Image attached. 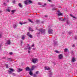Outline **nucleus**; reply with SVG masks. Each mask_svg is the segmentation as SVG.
I'll list each match as a JSON object with an SVG mask.
<instances>
[{
  "instance_id": "obj_1",
  "label": "nucleus",
  "mask_w": 77,
  "mask_h": 77,
  "mask_svg": "<svg viewBox=\"0 0 77 77\" xmlns=\"http://www.w3.org/2000/svg\"><path fill=\"white\" fill-rule=\"evenodd\" d=\"M36 29L38 30V32L37 33L38 36H40V34H41H41H43V35H44L45 34V29L43 28H41L40 29H37L36 28Z\"/></svg>"
},
{
  "instance_id": "obj_2",
  "label": "nucleus",
  "mask_w": 77,
  "mask_h": 77,
  "mask_svg": "<svg viewBox=\"0 0 77 77\" xmlns=\"http://www.w3.org/2000/svg\"><path fill=\"white\" fill-rule=\"evenodd\" d=\"M27 45H28V46H27L25 48L24 50H27V49H28V50H31V49H32V48H31V47L29 46V44H28Z\"/></svg>"
},
{
  "instance_id": "obj_3",
  "label": "nucleus",
  "mask_w": 77,
  "mask_h": 77,
  "mask_svg": "<svg viewBox=\"0 0 77 77\" xmlns=\"http://www.w3.org/2000/svg\"><path fill=\"white\" fill-rule=\"evenodd\" d=\"M53 31L51 29H49L48 30V33H49V34H52Z\"/></svg>"
},
{
  "instance_id": "obj_4",
  "label": "nucleus",
  "mask_w": 77,
  "mask_h": 77,
  "mask_svg": "<svg viewBox=\"0 0 77 77\" xmlns=\"http://www.w3.org/2000/svg\"><path fill=\"white\" fill-rule=\"evenodd\" d=\"M37 61H38V60L36 58H33L32 59V62L34 63H36Z\"/></svg>"
},
{
  "instance_id": "obj_5",
  "label": "nucleus",
  "mask_w": 77,
  "mask_h": 77,
  "mask_svg": "<svg viewBox=\"0 0 77 77\" xmlns=\"http://www.w3.org/2000/svg\"><path fill=\"white\" fill-rule=\"evenodd\" d=\"M27 35L30 38H32V35L30 34L29 32H28L27 33Z\"/></svg>"
},
{
  "instance_id": "obj_6",
  "label": "nucleus",
  "mask_w": 77,
  "mask_h": 77,
  "mask_svg": "<svg viewBox=\"0 0 77 77\" xmlns=\"http://www.w3.org/2000/svg\"><path fill=\"white\" fill-rule=\"evenodd\" d=\"M58 57L59 59H61L63 58V55L62 54H61L59 55Z\"/></svg>"
},
{
  "instance_id": "obj_7",
  "label": "nucleus",
  "mask_w": 77,
  "mask_h": 77,
  "mask_svg": "<svg viewBox=\"0 0 77 77\" xmlns=\"http://www.w3.org/2000/svg\"><path fill=\"white\" fill-rule=\"evenodd\" d=\"M6 44L7 45H10L11 44V41L10 40H8L7 41V42L6 43Z\"/></svg>"
},
{
  "instance_id": "obj_8",
  "label": "nucleus",
  "mask_w": 77,
  "mask_h": 77,
  "mask_svg": "<svg viewBox=\"0 0 77 77\" xmlns=\"http://www.w3.org/2000/svg\"><path fill=\"white\" fill-rule=\"evenodd\" d=\"M75 60H75V59L74 57H72V62H74Z\"/></svg>"
},
{
  "instance_id": "obj_9",
  "label": "nucleus",
  "mask_w": 77,
  "mask_h": 77,
  "mask_svg": "<svg viewBox=\"0 0 77 77\" xmlns=\"http://www.w3.org/2000/svg\"><path fill=\"white\" fill-rule=\"evenodd\" d=\"M52 72L51 71H49V77H51V75H52Z\"/></svg>"
},
{
  "instance_id": "obj_10",
  "label": "nucleus",
  "mask_w": 77,
  "mask_h": 77,
  "mask_svg": "<svg viewBox=\"0 0 77 77\" xmlns=\"http://www.w3.org/2000/svg\"><path fill=\"white\" fill-rule=\"evenodd\" d=\"M13 26L14 29H16V28L17 27V26H18V25L17 24H14Z\"/></svg>"
},
{
  "instance_id": "obj_11",
  "label": "nucleus",
  "mask_w": 77,
  "mask_h": 77,
  "mask_svg": "<svg viewBox=\"0 0 77 77\" xmlns=\"http://www.w3.org/2000/svg\"><path fill=\"white\" fill-rule=\"evenodd\" d=\"M36 68V66H33L31 69V70L32 71V70H33L34 69Z\"/></svg>"
},
{
  "instance_id": "obj_12",
  "label": "nucleus",
  "mask_w": 77,
  "mask_h": 77,
  "mask_svg": "<svg viewBox=\"0 0 77 77\" xmlns=\"http://www.w3.org/2000/svg\"><path fill=\"white\" fill-rule=\"evenodd\" d=\"M45 70H50V68L48 67H45Z\"/></svg>"
},
{
  "instance_id": "obj_13",
  "label": "nucleus",
  "mask_w": 77,
  "mask_h": 77,
  "mask_svg": "<svg viewBox=\"0 0 77 77\" xmlns=\"http://www.w3.org/2000/svg\"><path fill=\"white\" fill-rule=\"evenodd\" d=\"M26 71H30L31 70V69H30V68H29V67H27L26 68Z\"/></svg>"
},
{
  "instance_id": "obj_14",
  "label": "nucleus",
  "mask_w": 77,
  "mask_h": 77,
  "mask_svg": "<svg viewBox=\"0 0 77 77\" xmlns=\"http://www.w3.org/2000/svg\"><path fill=\"white\" fill-rule=\"evenodd\" d=\"M67 24H70V20H67L66 21Z\"/></svg>"
},
{
  "instance_id": "obj_15",
  "label": "nucleus",
  "mask_w": 77,
  "mask_h": 77,
  "mask_svg": "<svg viewBox=\"0 0 77 77\" xmlns=\"http://www.w3.org/2000/svg\"><path fill=\"white\" fill-rule=\"evenodd\" d=\"M29 74L30 75H33V73L32 72V70L30 71V72H29Z\"/></svg>"
},
{
  "instance_id": "obj_16",
  "label": "nucleus",
  "mask_w": 77,
  "mask_h": 77,
  "mask_svg": "<svg viewBox=\"0 0 77 77\" xmlns=\"http://www.w3.org/2000/svg\"><path fill=\"white\" fill-rule=\"evenodd\" d=\"M26 22H25L24 23H21V22H20L19 23V24H21V25H22L23 24H26Z\"/></svg>"
},
{
  "instance_id": "obj_17",
  "label": "nucleus",
  "mask_w": 77,
  "mask_h": 77,
  "mask_svg": "<svg viewBox=\"0 0 77 77\" xmlns=\"http://www.w3.org/2000/svg\"><path fill=\"white\" fill-rule=\"evenodd\" d=\"M19 6L20 8H23V5H22V4H21L20 3L19 4Z\"/></svg>"
},
{
  "instance_id": "obj_18",
  "label": "nucleus",
  "mask_w": 77,
  "mask_h": 77,
  "mask_svg": "<svg viewBox=\"0 0 77 77\" xmlns=\"http://www.w3.org/2000/svg\"><path fill=\"white\" fill-rule=\"evenodd\" d=\"M25 38H26L25 37V36H24V35H23L21 38V39L23 40H24V39H25Z\"/></svg>"
},
{
  "instance_id": "obj_19",
  "label": "nucleus",
  "mask_w": 77,
  "mask_h": 77,
  "mask_svg": "<svg viewBox=\"0 0 77 77\" xmlns=\"http://www.w3.org/2000/svg\"><path fill=\"white\" fill-rule=\"evenodd\" d=\"M9 70L11 71L12 72H14V70L13 69H12L11 68H9Z\"/></svg>"
},
{
  "instance_id": "obj_20",
  "label": "nucleus",
  "mask_w": 77,
  "mask_h": 77,
  "mask_svg": "<svg viewBox=\"0 0 77 77\" xmlns=\"http://www.w3.org/2000/svg\"><path fill=\"white\" fill-rule=\"evenodd\" d=\"M29 31H31V32H33L34 31L33 29H32L30 27L29 28Z\"/></svg>"
},
{
  "instance_id": "obj_21",
  "label": "nucleus",
  "mask_w": 77,
  "mask_h": 77,
  "mask_svg": "<svg viewBox=\"0 0 77 77\" xmlns=\"http://www.w3.org/2000/svg\"><path fill=\"white\" fill-rule=\"evenodd\" d=\"M18 70H19L18 72H20L22 71H23V69H22L19 68V69H18Z\"/></svg>"
},
{
  "instance_id": "obj_22",
  "label": "nucleus",
  "mask_w": 77,
  "mask_h": 77,
  "mask_svg": "<svg viewBox=\"0 0 77 77\" xmlns=\"http://www.w3.org/2000/svg\"><path fill=\"white\" fill-rule=\"evenodd\" d=\"M67 51H68V49L67 48H65L64 50V52H67Z\"/></svg>"
},
{
  "instance_id": "obj_23",
  "label": "nucleus",
  "mask_w": 77,
  "mask_h": 77,
  "mask_svg": "<svg viewBox=\"0 0 77 77\" xmlns=\"http://www.w3.org/2000/svg\"><path fill=\"white\" fill-rule=\"evenodd\" d=\"M57 15L58 16H60L61 15H62V13H58L57 14Z\"/></svg>"
},
{
  "instance_id": "obj_24",
  "label": "nucleus",
  "mask_w": 77,
  "mask_h": 77,
  "mask_svg": "<svg viewBox=\"0 0 77 77\" xmlns=\"http://www.w3.org/2000/svg\"><path fill=\"white\" fill-rule=\"evenodd\" d=\"M53 42H54V45H56V44H57V43H56V41L54 40L53 41Z\"/></svg>"
},
{
  "instance_id": "obj_25",
  "label": "nucleus",
  "mask_w": 77,
  "mask_h": 77,
  "mask_svg": "<svg viewBox=\"0 0 77 77\" xmlns=\"http://www.w3.org/2000/svg\"><path fill=\"white\" fill-rule=\"evenodd\" d=\"M39 71H37L35 72V74L36 75H38V74H39Z\"/></svg>"
},
{
  "instance_id": "obj_26",
  "label": "nucleus",
  "mask_w": 77,
  "mask_h": 77,
  "mask_svg": "<svg viewBox=\"0 0 77 77\" xmlns=\"http://www.w3.org/2000/svg\"><path fill=\"white\" fill-rule=\"evenodd\" d=\"M55 53H60V52H59L58 51H55Z\"/></svg>"
},
{
  "instance_id": "obj_27",
  "label": "nucleus",
  "mask_w": 77,
  "mask_h": 77,
  "mask_svg": "<svg viewBox=\"0 0 77 77\" xmlns=\"http://www.w3.org/2000/svg\"><path fill=\"white\" fill-rule=\"evenodd\" d=\"M70 16L71 17H72L74 18H75V17L74 16H73V15L72 14H70Z\"/></svg>"
},
{
  "instance_id": "obj_28",
  "label": "nucleus",
  "mask_w": 77,
  "mask_h": 77,
  "mask_svg": "<svg viewBox=\"0 0 77 77\" xmlns=\"http://www.w3.org/2000/svg\"><path fill=\"white\" fill-rule=\"evenodd\" d=\"M5 66H6V68H8V64H5Z\"/></svg>"
},
{
  "instance_id": "obj_29",
  "label": "nucleus",
  "mask_w": 77,
  "mask_h": 77,
  "mask_svg": "<svg viewBox=\"0 0 77 77\" xmlns=\"http://www.w3.org/2000/svg\"><path fill=\"white\" fill-rule=\"evenodd\" d=\"M2 35H3L2 33V32H0V38H2Z\"/></svg>"
},
{
  "instance_id": "obj_30",
  "label": "nucleus",
  "mask_w": 77,
  "mask_h": 77,
  "mask_svg": "<svg viewBox=\"0 0 77 77\" xmlns=\"http://www.w3.org/2000/svg\"><path fill=\"white\" fill-rule=\"evenodd\" d=\"M15 11H16V10H12L11 12H12V13H14V12H15Z\"/></svg>"
},
{
  "instance_id": "obj_31",
  "label": "nucleus",
  "mask_w": 77,
  "mask_h": 77,
  "mask_svg": "<svg viewBox=\"0 0 77 77\" xmlns=\"http://www.w3.org/2000/svg\"><path fill=\"white\" fill-rule=\"evenodd\" d=\"M66 21V18H64L62 20V21Z\"/></svg>"
},
{
  "instance_id": "obj_32",
  "label": "nucleus",
  "mask_w": 77,
  "mask_h": 77,
  "mask_svg": "<svg viewBox=\"0 0 77 77\" xmlns=\"http://www.w3.org/2000/svg\"><path fill=\"white\" fill-rule=\"evenodd\" d=\"M6 11H7V12H10L11 11V10L9 9H6Z\"/></svg>"
},
{
  "instance_id": "obj_33",
  "label": "nucleus",
  "mask_w": 77,
  "mask_h": 77,
  "mask_svg": "<svg viewBox=\"0 0 77 77\" xmlns=\"http://www.w3.org/2000/svg\"><path fill=\"white\" fill-rule=\"evenodd\" d=\"M29 3H32V2L31 1L29 0L28 1Z\"/></svg>"
},
{
  "instance_id": "obj_34",
  "label": "nucleus",
  "mask_w": 77,
  "mask_h": 77,
  "mask_svg": "<svg viewBox=\"0 0 77 77\" xmlns=\"http://www.w3.org/2000/svg\"><path fill=\"white\" fill-rule=\"evenodd\" d=\"M29 21L31 23H33V21H32L30 19H28Z\"/></svg>"
},
{
  "instance_id": "obj_35",
  "label": "nucleus",
  "mask_w": 77,
  "mask_h": 77,
  "mask_svg": "<svg viewBox=\"0 0 77 77\" xmlns=\"http://www.w3.org/2000/svg\"><path fill=\"white\" fill-rule=\"evenodd\" d=\"M27 3H28L27 1H25V2H24V4L25 5H27Z\"/></svg>"
},
{
  "instance_id": "obj_36",
  "label": "nucleus",
  "mask_w": 77,
  "mask_h": 77,
  "mask_svg": "<svg viewBox=\"0 0 77 77\" xmlns=\"http://www.w3.org/2000/svg\"><path fill=\"white\" fill-rule=\"evenodd\" d=\"M69 35H71V34H72V32H69Z\"/></svg>"
},
{
  "instance_id": "obj_37",
  "label": "nucleus",
  "mask_w": 77,
  "mask_h": 77,
  "mask_svg": "<svg viewBox=\"0 0 77 77\" xmlns=\"http://www.w3.org/2000/svg\"><path fill=\"white\" fill-rule=\"evenodd\" d=\"M8 72H9V74H11V73H12V72H11V71L10 70H9Z\"/></svg>"
},
{
  "instance_id": "obj_38",
  "label": "nucleus",
  "mask_w": 77,
  "mask_h": 77,
  "mask_svg": "<svg viewBox=\"0 0 77 77\" xmlns=\"http://www.w3.org/2000/svg\"><path fill=\"white\" fill-rule=\"evenodd\" d=\"M33 76L34 77H36V74H34Z\"/></svg>"
},
{
  "instance_id": "obj_39",
  "label": "nucleus",
  "mask_w": 77,
  "mask_h": 77,
  "mask_svg": "<svg viewBox=\"0 0 77 77\" xmlns=\"http://www.w3.org/2000/svg\"><path fill=\"white\" fill-rule=\"evenodd\" d=\"M77 39V36L76 35H75V39Z\"/></svg>"
},
{
  "instance_id": "obj_40",
  "label": "nucleus",
  "mask_w": 77,
  "mask_h": 77,
  "mask_svg": "<svg viewBox=\"0 0 77 77\" xmlns=\"http://www.w3.org/2000/svg\"><path fill=\"white\" fill-rule=\"evenodd\" d=\"M58 19H59V20L62 21V18H60Z\"/></svg>"
},
{
  "instance_id": "obj_41",
  "label": "nucleus",
  "mask_w": 77,
  "mask_h": 77,
  "mask_svg": "<svg viewBox=\"0 0 77 77\" xmlns=\"http://www.w3.org/2000/svg\"><path fill=\"white\" fill-rule=\"evenodd\" d=\"M52 10L53 11H54V10H56V8H52Z\"/></svg>"
},
{
  "instance_id": "obj_42",
  "label": "nucleus",
  "mask_w": 77,
  "mask_h": 77,
  "mask_svg": "<svg viewBox=\"0 0 77 77\" xmlns=\"http://www.w3.org/2000/svg\"><path fill=\"white\" fill-rule=\"evenodd\" d=\"M13 3H14V4H15V0H14V1H13Z\"/></svg>"
},
{
  "instance_id": "obj_43",
  "label": "nucleus",
  "mask_w": 77,
  "mask_h": 77,
  "mask_svg": "<svg viewBox=\"0 0 77 77\" xmlns=\"http://www.w3.org/2000/svg\"><path fill=\"white\" fill-rule=\"evenodd\" d=\"M58 13H60V11L59 10L57 11Z\"/></svg>"
},
{
  "instance_id": "obj_44",
  "label": "nucleus",
  "mask_w": 77,
  "mask_h": 77,
  "mask_svg": "<svg viewBox=\"0 0 77 77\" xmlns=\"http://www.w3.org/2000/svg\"><path fill=\"white\" fill-rule=\"evenodd\" d=\"M39 21L38 20H36V23H38V22H39Z\"/></svg>"
},
{
  "instance_id": "obj_45",
  "label": "nucleus",
  "mask_w": 77,
  "mask_h": 77,
  "mask_svg": "<svg viewBox=\"0 0 77 77\" xmlns=\"http://www.w3.org/2000/svg\"><path fill=\"white\" fill-rule=\"evenodd\" d=\"M3 5L5 6H6V3H4Z\"/></svg>"
},
{
  "instance_id": "obj_46",
  "label": "nucleus",
  "mask_w": 77,
  "mask_h": 77,
  "mask_svg": "<svg viewBox=\"0 0 77 77\" xmlns=\"http://www.w3.org/2000/svg\"><path fill=\"white\" fill-rule=\"evenodd\" d=\"M28 53H29V54H30V51H28Z\"/></svg>"
},
{
  "instance_id": "obj_47",
  "label": "nucleus",
  "mask_w": 77,
  "mask_h": 77,
  "mask_svg": "<svg viewBox=\"0 0 77 77\" xmlns=\"http://www.w3.org/2000/svg\"><path fill=\"white\" fill-rule=\"evenodd\" d=\"M11 55H12V52H10L9 53Z\"/></svg>"
},
{
  "instance_id": "obj_48",
  "label": "nucleus",
  "mask_w": 77,
  "mask_h": 77,
  "mask_svg": "<svg viewBox=\"0 0 77 77\" xmlns=\"http://www.w3.org/2000/svg\"><path fill=\"white\" fill-rule=\"evenodd\" d=\"M51 6H54V5L53 4V5H52Z\"/></svg>"
},
{
  "instance_id": "obj_49",
  "label": "nucleus",
  "mask_w": 77,
  "mask_h": 77,
  "mask_svg": "<svg viewBox=\"0 0 77 77\" xmlns=\"http://www.w3.org/2000/svg\"><path fill=\"white\" fill-rule=\"evenodd\" d=\"M9 60L10 61H11V58H9Z\"/></svg>"
},
{
  "instance_id": "obj_50",
  "label": "nucleus",
  "mask_w": 77,
  "mask_h": 77,
  "mask_svg": "<svg viewBox=\"0 0 77 77\" xmlns=\"http://www.w3.org/2000/svg\"><path fill=\"white\" fill-rule=\"evenodd\" d=\"M72 47H75V45H73L72 46Z\"/></svg>"
},
{
  "instance_id": "obj_51",
  "label": "nucleus",
  "mask_w": 77,
  "mask_h": 77,
  "mask_svg": "<svg viewBox=\"0 0 77 77\" xmlns=\"http://www.w3.org/2000/svg\"><path fill=\"white\" fill-rule=\"evenodd\" d=\"M45 17H48V16L47 15H45Z\"/></svg>"
},
{
  "instance_id": "obj_52",
  "label": "nucleus",
  "mask_w": 77,
  "mask_h": 77,
  "mask_svg": "<svg viewBox=\"0 0 77 77\" xmlns=\"http://www.w3.org/2000/svg\"><path fill=\"white\" fill-rule=\"evenodd\" d=\"M48 2H51V1L50 0H48Z\"/></svg>"
},
{
  "instance_id": "obj_53",
  "label": "nucleus",
  "mask_w": 77,
  "mask_h": 77,
  "mask_svg": "<svg viewBox=\"0 0 77 77\" xmlns=\"http://www.w3.org/2000/svg\"><path fill=\"white\" fill-rule=\"evenodd\" d=\"M23 44V41H21V44Z\"/></svg>"
},
{
  "instance_id": "obj_54",
  "label": "nucleus",
  "mask_w": 77,
  "mask_h": 77,
  "mask_svg": "<svg viewBox=\"0 0 77 77\" xmlns=\"http://www.w3.org/2000/svg\"><path fill=\"white\" fill-rule=\"evenodd\" d=\"M2 12V11L0 10V13H1Z\"/></svg>"
},
{
  "instance_id": "obj_55",
  "label": "nucleus",
  "mask_w": 77,
  "mask_h": 77,
  "mask_svg": "<svg viewBox=\"0 0 77 77\" xmlns=\"http://www.w3.org/2000/svg\"><path fill=\"white\" fill-rule=\"evenodd\" d=\"M32 47H34V45H32Z\"/></svg>"
},
{
  "instance_id": "obj_56",
  "label": "nucleus",
  "mask_w": 77,
  "mask_h": 77,
  "mask_svg": "<svg viewBox=\"0 0 77 77\" xmlns=\"http://www.w3.org/2000/svg\"><path fill=\"white\" fill-rule=\"evenodd\" d=\"M38 5H41V4H40V3H38Z\"/></svg>"
},
{
  "instance_id": "obj_57",
  "label": "nucleus",
  "mask_w": 77,
  "mask_h": 77,
  "mask_svg": "<svg viewBox=\"0 0 77 77\" xmlns=\"http://www.w3.org/2000/svg\"><path fill=\"white\" fill-rule=\"evenodd\" d=\"M44 5H46V4H44Z\"/></svg>"
},
{
  "instance_id": "obj_58",
  "label": "nucleus",
  "mask_w": 77,
  "mask_h": 77,
  "mask_svg": "<svg viewBox=\"0 0 77 77\" xmlns=\"http://www.w3.org/2000/svg\"><path fill=\"white\" fill-rule=\"evenodd\" d=\"M26 1H28V0H26Z\"/></svg>"
},
{
  "instance_id": "obj_59",
  "label": "nucleus",
  "mask_w": 77,
  "mask_h": 77,
  "mask_svg": "<svg viewBox=\"0 0 77 77\" xmlns=\"http://www.w3.org/2000/svg\"><path fill=\"white\" fill-rule=\"evenodd\" d=\"M43 7H44V5H43Z\"/></svg>"
},
{
  "instance_id": "obj_60",
  "label": "nucleus",
  "mask_w": 77,
  "mask_h": 77,
  "mask_svg": "<svg viewBox=\"0 0 77 77\" xmlns=\"http://www.w3.org/2000/svg\"><path fill=\"white\" fill-rule=\"evenodd\" d=\"M71 52H72V51Z\"/></svg>"
},
{
  "instance_id": "obj_61",
  "label": "nucleus",
  "mask_w": 77,
  "mask_h": 77,
  "mask_svg": "<svg viewBox=\"0 0 77 77\" xmlns=\"http://www.w3.org/2000/svg\"><path fill=\"white\" fill-rule=\"evenodd\" d=\"M9 8L8 7V8L9 9Z\"/></svg>"
},
{
  "instance_id": "obj_62",
  "label": "nucleus",
  "mask_w": 77,
  "mask_h": 77,
  "mask_svg": "<svg viewBox=\"0 0 77 77\" xmlns=\"http://www.w3.org/2000/svg\"><path fill=\"white\" fill-rule=\"evenodd\" d=\"M13 14L12 13V14Z\"/></svg>"
},
{
  "instance_id": "obj_63",
  "label": "nucleus",
  "mask_w": 77,
  "mask_h": 77,
  "mask_svg": "<svg viewBox=\"0 0 77 77\" xmlns=\"http://www.w3.org/2000/svg\"><path fill=\"white\" fill-rule=\"evenodd\" d=\"M33 50H34V49H33Z\"/></svg>"
}]
</instances>
